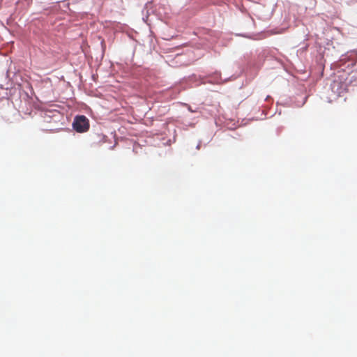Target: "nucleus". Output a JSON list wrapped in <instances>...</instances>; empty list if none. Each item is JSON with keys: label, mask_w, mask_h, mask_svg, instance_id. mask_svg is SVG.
<instances>
[{"label": "nucleus", "mask_w": 357, "mask_h": 357, "mask_svg": "<svg viewBox=\"0 0 357 357\" xmlns=\"http://www.w3.org/2000/svg\"><path fill=\"white\" fill-rule=\"evenodd\" d=\"M73 127L77 132H85L89 129V121L84 115L77 116L73 123Z\"/></svg>", "instance_id": "1"}]
</instances>
